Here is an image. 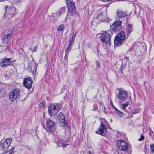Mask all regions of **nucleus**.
<instances>
[{
	"label": "nucleus",
	"instance_id": "obj_1",
	"mask_svg": "<svg viewBox=\"0 0 154 154\" xmlns=\"http://www.w3.org/2000/svg\"><path fill=\"white\" fill-rule=\"evenodd\" d=\"M108 124L107 122L104 118H103L100 122V125L99 127L95 132L98 134L106 137L107 138H109L111 137V134L108 133V135H107L106 127H107V125Z\"/></svg>",
	"mask_w": 154,
	"mask_h": 154
},
{
	"label": "nucleus",
	"instance_id": "obj_2",
	"mask_svg": "<svg viewBox=\"0 0 154 154\" xmlns=\"http://www.w3.org/2000/svg\"><path fill=\"white\" fill-rule=\"evenodd\" d=\"M6 13L4 15L5 20H8L14 17L15 15L17 13V11L16 8L12 6L6 7Z\"/></svg>",
	"mask_w": 154,
	"mask_h": 154
},
{
	"label": "nucleus",
	"instance_id": "obj_3",
	"mask_svg": "<svg viewBox=\"0 0 154 154\" xmlns=\"http://www.w3.org/2000/svg\"><path fill=\"white\" fill-rule=\"evenodd\" d=\"M118 93L116 94V97L121 103L125 101L127 99L128 94L125 90L122 88L117 89Z\"/></svg>",
	"mask_w": 154,
	"mask_h": 154
},
{
	"label": "nucleus",
	"instance_id": "obj_4",
	"mask_svg": "<svg viewBox=\"0 0 154 154\" xmlns=\"http://www.w3.org/2000/svg\"><path fill=\"white\" fill-rule=\"evenodd\" d=\"M61 103H55L48 106V111L49 115L52 116L56 114L62 107Z\"/></svg>",
	"mask_w": 154,
	"mask_h": 154
},
{
	"label": "nucleus",
	"instance_id": "obj_5",
	"mask_svg": "<svg viewBox=\"0 0 154 154\" xmlns=\"http://www.w3.org/2000/svg\"><path fill=\"white\" fill-rule=\"evenodd\" d=\"M20 89L16 88L12 90L9 94V98L12 102L18 100L20 97Z\"/></svg>",
	"mask_w": 154,
	"mask_h": 154
},
{
	"label": "nucleus",
	"instance_id": "obj_6",
	"mask_svg": "<svg viewBox=\"0 0 154 154\" xmlns=\"http://www.w3.org/2000/svg\"><path fill=\"white\" fill-rule=\"evenodd\" d=\"M100 38L101 41L105 43L106 47H109L111 45V36L106 31L100 34Z\"/></svg>",
	"mask_w": 154,
	"mask_h": 154
},
{
	"label": "nucleus",
	"instance_id": "obj_7",
	"mask_svg": "<svg viewBox=\"0 0 154 154\" xmlns=\"http://www.w3.org/2000/svg\"><path fill=\"white\" fill-rule=\"evenodd\" d=\"M125 34L124 31L119 33L115 37L114 40V43L116 46L121 45L125 39Z\"/></svg>",
	"mask_w": 154,
	"mask_h": 154
},
{
	"label": "nucleus",
	"instance_id": "obj_8",
	"mask_svg": "<svg viewBox=\"0 0 154 154\" xmlns=\"http://www.w3.org/2000/svg\"><path fill=\"white\" fill-rule=\"evenodd\" d=\"M47 128L46 131L55 135L56 131V127L55 123L51 120L48 119L46 122Z\"/></svg>",
	"mask_w": 154,
	"mask_h": 154
},
{
	"label": "nucleus",
	"instance_id": "obj_9",
	"mask_svg": "<svg viewBox=\"0 0 154 154\" xmlns=\"http://www.w3.org/2000/svg\"><path fill=\"white\" fill-rule=\"evenodd\" d=\"M76 36V34H74L72 35V36L70 37L68 41L69 45L67 48L65 50L66 53L65 56V59H66L67 60L69 52L71 50L72 47L74 44V42Z\"/></svg>",
	"mask_w": 154,
	"mask_h": 154
},
{
	"label": "nucleus",
	"instance_id": "obj_10",
	"mask_svg": "<svg viewBox=\"0 0 154 154\" xmlns=\"http://www.w3.org/2000/svg\"><path fill=\"white\" fill-rule=\"evenodd\" d=\"M122 21L121 20L115 21L114 23L110 26L111 29L114 32H117L120 31L122 29L121 24Z\"/></svg>",
	"mask_w": 154,
	"mask_h": 154
},
{
	"label": "nucleus",
	"instance_id": "obj_11",
	"mask_svg": "<svg viewBox=\"0 0 154 154\" xmlns=\"http://www.w3.org/2000/svg\"><path fill=\"white\" fill-rule=\"evenodd\" d=\"M14 61H12L11 58H5L2 60L0 63V66L3 68H5L12 65Z\"/></svg>",
	"mask_w": 154,
	"mask_h": 154
},
{
	"label": "nucleus",
	"instance_id": "obj_12",
	"mask_svg": "<svg viewBox=\"0 0 154 154\" xmlns=\"http://www.w3.org/2000/svg\"><path fill=\"white\" fill-rule=\"evenodd\" d=\"M68 10L70 13H74L75 11V7L73 1L71 2L70 0H66Z\"/></svg>",
	"mask_w": 154,
	"mask_h": 154
},
{
	"label": "nucleus",
	"instance_id": "obj_13",
	"mask_svg": "<svg viewBox=\"0 0 154 154\" xmlns=\"http://www.w3.org/2000/svg\"><path fill=\"white\" fill-rule=\"evenodd\" d=\"M118 147L121 151H125L128 149V144L122 140H119L117 141Z\"/></svg>",
	"mask_w": 154,
	"mask_h": 154
},
{
	"label": "nucleus",
	"instance_id": "obj_14",
	"mask_svg": "<svg viewBox=\"0 0 154 154\" xmlns=\"http://www.w3.org/2000/svg\"><path fill=\"white\" fill-rule=\"evenodd\" d=\"M11 141L12 139L11 138L6 139L4 142L1 143L0 146L3 148L4 150H6L8 149Z\"/></svg>",
	"mask_w": 154,
	"mask_h": 154
},
{
	"label": "nucleus",
	"instance_id": "obj_15",
	"mask_svg": "<svg viewBox=\"0 0 154 154\" xmlns=\"http://www.w3.org/2000/svg\"><path fill=\"white\" fill-rule=\"evenodd\" d=\"M32 83L33 81L30 78H25L24 79L23 85L28 89H30L31 88Z\"/></svg>",
	"mask_w": 154,
	"mask_h": 154
},
{
	"label": "nucleus",
	"instance_id": "obj_16",
	"mask_svg": "<svg viewBox=\"0 0 154 154\" xmlns=\"http://www.w3.org/2000/svg\"><path fill=\"white\" fill-rule=\"evenodd\" d=\"M57 118L59 119L60 122L63 124V126L64 127L68 126V128H69V126L67 125V122L65 121V117L64 115L61 112H60L57 116Z\"/></svg>",
	"mask_w": 154,
	"mask_h": 154
},
{
	"label": "nucleus",
	"instance_id": "obj_17",
	"mask_svg": "<svg viewBox=\"0 0 154 154\" xmlns=\"http://www.w3.org/2000/svg\"><path fill=\"white\" fill-rule=\"evenodd\" d=\"M117 17L119 19H121L126 17L128 15L127 11H124L118 9L116 12Z\"/></svg>",
	"mask_w": 154,
	"mask_h": 154
},
{
	"label": "nucleus",
	"instance_id": "obj_18",
	"mask_svg": "<svg viewBox=\"0 0 154 154\" xmlns=\"http://www.w3.org/2000/svg\"><path fill=\"white\" fill-rule=\"evenodd\" d=\"M11 35V33L5 34L4 35L3 38L2 39V42L4 44H6L8 43L10 39Z\"/></svg>",
	"mask_w": 154,
	"mask_h": 154
},
{
	"label": "nucleus",
	"instance_id": "obj_19",
	"mask_svg": "<svg viewBox=\"0 0 154 154\" xmlns=\"http://www.w3.org/2000/svg\"><path fill=\"white\" fill-rule=\"evenodd\" d=\"M133 31V27L132 25L131 24H128L127 25V27L126 30L127 37V38L130 35L131 33Z\"/></svg>",
	"mask_w": 154,
	"mask_h": 154
},
{
	"label": "nucleus",
	"instance_id": "obj_20",
	"mask_svg": "<svg viewBox=\"0 0 154 154\" xmlns=\"http://www.w3.org/2000/svg\"><path fill=\"white\" fill-rule=\"evenodd\" d=\"M108 18L106 14L103 15V13L100 12L99 13L97 17V19H99L102 21L106 20V19Z\"/></svg>",
	"mask_w": 154,
	"mask_h": 154
},
{
	"label": "nucleus",
	"instance_id": "obj_21",
	"mask_svg": "<svg viewBox=\"0 0 154 154\" xmlns=\"http://www.w3.org/2000/svg\"><path fill=\"white\" fill-rule=\"evenodd\" d=\"M65 9L66 8L65 7H62L60 10L57 12L56 13L57 15L58 16H60L61 14L65 12Z\"/></svg>",
	"mask_w": 154,
	"mask_h": 154
},
{
	"label": "nucleus",
	"instance_id": "obj_22",
	"mask_svg": "<svg viewBox=\"0 0 154 154\" xmlns=\"http://www.w3.org/2000/svg\"><path fill=\"white\" fill-rule=\"evenodd\" d=\"M115 112L118 116L120 117H122L124 116V114L120 110H118L117 109H116Z\"/></svg>",
	"mask_w": 154,
	"mask_h": 154
},
{
	"label": "nucleus",
	"instance_id": "obj_23",
	"mask_svg": "<svg viewBox=\"0 0 154 154\" xmlns=\"http://www.w3.org/2000/svg\"><path fill=\"white\" fill-rule=\"evenodd\" d=\"M130 104V102L129 101H127L124 104H122V109L125 110V111L126 110L125 109V108L128 106Z\"/></svg>",
	"mask_w": 154,
	"mask_h": 154
},
{
	"label": "nucleus",
	"instance_id": "obj_24",
	"mask_svg": "<svg viewBox=\"0 0 154 154\" xmlns=\"http://www.w3.org/2000/svg\"><path fill=\"white\" fill-rule=\"evenodd\" d=\"M64 27V26L63 24H61L57 27V30L59 31H63V30Z\"/></svg>",
	"mask_w": 154,
	"mask_h": 154
},
{
	"label": "nucleus",
	"instance_id": "obj_25",
	"mask_svg": "<svg viewBox=\"0 0 154 154\" xmlns=\"http://www.w3.org/2000/svg\"><path fill=\"white\" fill-rule=\"evenodd\" d=\"M94 110H92V111H96L98 109V106L97 104H95L93 106Z\"/></svg>",
	"mask_w": 154,
	"mask_h": 154
},
{
	"label": "nucleus",
	"instance_id": "obj_26",
	"mask_svg": "<svg viewBox=\"0 0 154 154\" xmlns=\"http://www.w3.org/2000/svg\"><path fill=\"white\" fill-rule=\"evenodd\" d=\"M39 106L41 107H44L46 106V104L44 102H42L39 103Z\"/></svg>",
	"mask_w": 154,
	"mask_h": 154
},
{
	"label": "nucleus",
	"instance_id": "obj_27",
	"mask_svg": "<svg viewBox=\"0 0 154 154\" xmlns=\"http://www.w3.org/2000/svg\"><path fill=\"white\" fill-rule=\"evenodd\" d=\"M150 149L151 151L152 152H154V144H152L150 145Z\"/></svg>",
	"mask_w": 154,
	"mask_h": 154
},
{
	"label": "nucleus",
	"instance_id": "obj_28",
	"mask_svg": "<svg viewBox=\"0 0 154 154\" xmlns=\"http://www.w3.org/2000/svg\"><path fill=\"white\" fill-rule=\"evenodd\" d=\"M144 136L142 134L141 135L140 138L138 140V141H142L144 140Z\"/></svg>",
	"mask_w": 154,
	"mask_h": 154
},
{
	"label": "nucleus",
	"instance_id": "obj_29",
	"mask_svg": "<svg viewBox=\"0 0 154 154\" xmlns=\"http://www.w3.org/2000/svg\"><path fill=\"white\" fill-rule=\"evenodd\" d=\"M37 46H35L34 47L33 49L32 50V52H35L37 51Z\"/></svg>",
	"mask_w": 154,
	"mask_h": 154
},
{
	"label": "nucleus",
	"instance_id": "obj_30",
	"mask_svg": "<svg viewBox=\"0 0 154 154\" xmlns=\"http://www.w3.org/2000/svg\"><path fill=\"white\" fill-rule=\"evenodd\" d=\"M96 64H97V66L98 68H100V63L98 61H96Z\"/></svg>",
	"mask_w": 154,
	"mask_h": 154
},
{
	"label": "nucleus",
	"instance_id": "obj_31",
	"mask_svg": "<svg viewBox=\"0 0 154 154\" xmlns=\"http://www.w3.org/2000/svg\"><path fill=\"white\" fill-rule=\"evenodd\" d=\"M34 71L33 70L32 71V73L33 75H34V72H36V70H37V66L36 65H35V66L34 67Z\"/></svg>",
	"mask_w": 154,
	"mask_h": 154
},
{
	"label": "nucleus",
	"instance_id": "obj_32",
	"mask_svg": "<svg viewBox=\"0 0 154 154\" xmlns=\"http://www.w3.org/2000/svg\"><path fill=\"white\" fill-rule=\"evenodd\" d=\"M68 145V144H65L64 143H62V146L63 148L66 147Z\"/></svg>",
	"mask_w": 154,
	"mask_h": 154
},
{
	"label": "nucleus",
	"instance_id": "obj_33",
	"mask_svg": "<svg viewBox=\"0 0 154 154\" xmlns=\"http://www.w3.org/2000/svg\"><path fill=\"white\" fill-rule=\"evenodd\" d=\"M138 110H135L134 111H132V114H136L137 113H138Z\"/></svg>",
	"mask_w": 154,
	"mask_h": 154
},
{
	"label": "nucleus",
	"instance_id": "obj_34",
	"mask_svg": "<svg viewBox=\"0 0 154 154\" xmlns=\"http://www.w3.org/2000/svg\"><path fill=\"white\" fill-rule=\"evenodd\" d=\"M124 60H125L126 61V62H127V61L128 60V58L127 57H125L124 58Z\"/></svg>",
	"mask_w": 154,
	"mask_h": 154
},
{
	"label": "nucleus",
	"instance_id": "obj_35",
	"mask_svg": "<svg viewBox=\"0 0 154 154\" xmlns=\"http://www.w3.org/2000/svg\"><path fill=\"white\" fill-rule=\"evenodd\" d=\"M15 148L13 147L11 149L8 151V152H11V151H14V149Z\"/></svg>",
	"mask_w": 154,
	"mask_h": 154
},
{
	"label": "nucleus",
	"instance_id": "obj_36",
	"mask_svg": "<svg viewBox=\"0 0 154 154\" xmlns=\"http://www.w3.org/2000/svg\"><path fill=\"white\" fill-rule=\"evenodd\" d=\"M106 108L105 107H104V110H103V112L105 113V114H106Z\"/></svg>",
	"mask_w": 154,
	"mask_h": 154
},
{
	"label": "nucleus",
	"instance_id": "obj_37",
	"mask_svg": "<svg viewBox=\"0 0 154 154\" xmlns=\"http://www.w3.org/2000/svg\"><path fill=\"white\" fill-rule=\"evenodd\" d=\"M5 77L6 79L9 78V77L7 75V74H5Z\"/></svg>",
	"mask_w": 154,
	"mask_h": 154
},
{
	"label": "nucleus",
	"instance_id": "obj_38",
	"mask_svg": "<svg viewBox=\"0 0 154 154\" xmlns=\"http://www.w3.org/2000/svg\"><path fill=\"white\" fill-rule=\"evenodd\" d=\"M9 154H12L14 153V151H11V152H9Z\"/></svg>",
	"mask_w": 154,
	"mask_h": 154
},
{
	"label": "nucleus",
	"instance_id": "obj_39",
	"mask_svg": "<svg viewBox=\"0 0 154 154\" xmlns=\"http://www.w3.org/2000/svg\"><path fill=\"white\" fill-rule=\"evenodd\" d=\"M25 146L28 149H29V150H30L31 149V148H29V147H28V145H26Z\"/></svg>",
	"mask_w": 154,
	"mask_h": 154
},
{
	"label": "nucleus",
	"instance_id": "obj_40",
	"mask_svg": "<svg viewBox=\"0 0 154 154\" xmlns=\"http://www.w3.org/2000/svg\"><path fill=\"white\" fill-rule=\"evenodd\" d=\"M112 106L113 107L114 109H115V111H116V109H117L113 105V104L112 103Z\"/></svg>",
	"mask_w": 154,
	"mask_h": 154
},
{
	"label": "nucleus",
	"instance_id": "obj_41",
	"mask_svg": "<svg viewBox=\"0 0 154 154\" xmlns=\"http://www.w3.org/2000/svg\"><path fill=\"white\" fill-rule=\"evenodd\" d=\"M43 140L44 142H45V141H46V140H47V139H46V138H44V139L43 140H42V141H43Z\"/></svg>",
	"mask_w": 154,
	"mask_h": 154
},
{
	"label": "nucleus",
	"instance_id": "obj_42",
	"mask_svg": "<svg viewBox=\"0 0 154 154\" xmlns=\"http://www.w3.org/2000/svg\"><path fill=\"white\" fill-rule=\"evenodd\" d=\"M7 0H0V2H5L7 1Z\"/></svg>",
	"mask_w": 154,
	"mask_h": 154
},
{
	"label": "nucleus",
	"instance_id": "obj_43",
	"mask_svg": "<svg viewBox=\"0 0 154 154\" xmlns=\"http://www.w3.org/2000/svg\"><path fill=\"white\" fill-rule=\"evenodd\" d=\"M132 117H133V116H132V114H131V116H128L129 118H132Z\"/></svg>",
	"mask_w": 154,
	"mask_h": 154
},
{
	"label": "nucleus",
	"instance_id": "obj_44",
	"mask_svg": "<svg viewBox=\"0 0 154 154\" xmlns=\"http://www.w3.org/2000/svg\"><path fill=\"white\" fill-rule=\"evenodd\" d=\"M17 2L18 3H19L20 2V0H18L17 1Z\"/></svg>",
	"mask_w": 154,
	"mask_h": 154
},
{
	"label": "nucleus",
	"instance_id": "obj_45",
	"mask_svg": "<svg viewBox=\"0 0 154 154\" xmlns=\"http://www.w3.org/2000/svg\"><path fill=\"white\" fill-rule=\"evenodd\" d=\"M88 152L90 154H91V152L90 151H88Z\"/></svg>",
	"mask_w": 154,
	"mask_h": 154
},
{
	"label": "nucleus",
	"instance_id": "obj_46",
	"mask_svg": "<svg viewBox=\"0 0 154 154\" xmlns=\"http://www.w3.org/2000/svg\"><path fill=\"white\" fill-rule=\"evenodd\" d=\"M57 145H58V146H60V145L59 144V143H57Z\"/></svg>",
	"mask_w": 154,
	"mask_h": 154
},
{
	"label": "nucleus",
	"instance_id": "obj_47",
	"mask_svg": "<svg viewBox=\"0 0 154 154\" xmlns=\"http://www.w3.org/2000/svg\"><path fill=\"white\" fill-rule=\"evenodd\" d=\"M131 96H130V97L129 98L130 100H131Z\"/></svg>",
	"mask_w": 154,
	"mask_h": 154
},
{
	"label": "nucleus",
	"instance_id": "obj_48",
	"mask_svg": "<svg viewBox=\"0 0 154 154\" xmlns=\"http://www.w3.org/2000/svg\"><path fill=\"white\" fill-rule=\"evenodd\" d=\"M112 119H111V122H112Z\"/></svg>",
	"mask_w": 154,
	"mask_h": 154
},
{
	"label": "nucleus",
	"instance_id": "obj_49",
	"mask_svg": "<svg viewBox=\"0 0 154 154\" xmlns=\"http://www.w3.org/2000/svg\"><path fill=\"white\" fill-rule=\"evenodd\" d=\"M119 135V134H118V135H117V137H118V135Z\"/></svg>",
	"mask_w": 154,
	"mask_h": 154
},
{
	"label": "nucleus",
	"instance_id": "obj_50",
	"mask_svg": "<svg viewBox=\"0 0 154 154\" xmlns=\"http://www.w3.org/2000/svg\"><path fill=\"white\" fill-rule=\"evenodd\" d=\"M122 136V135H121V136Z\"/></svg>",
	"mask_w": 154,
	"mask_h": 154
},
{
	"label": "nucleus",
	"instance_id": "obj_51",
	"mask_svg": "<svg viewBox=\"0 0 154 154\" xmlns=\"http://www.w3.org/2000/svg\"><path fill=\"white\" fill-rule=\"evenodd\" d=\"M30 68L31 69H32V67H31Z\"/></svg>",
	"mask_w": 154,
	"mask_h": 154
},
{
	"label": "nucleus",
	"instance_id": "obj_52",
	"mask_svg": "<svg viewBox=\"0 0 154 154\" xmlns=\"http://www.w3.org/2000/svg\"><path fill=\"white\" fill-rule=\"evenodd\" d=\"M1 91H0V92H1Z\"/></svg>",
	"mask_w": 154,
	"mask_h": 154
}]
</instances>
